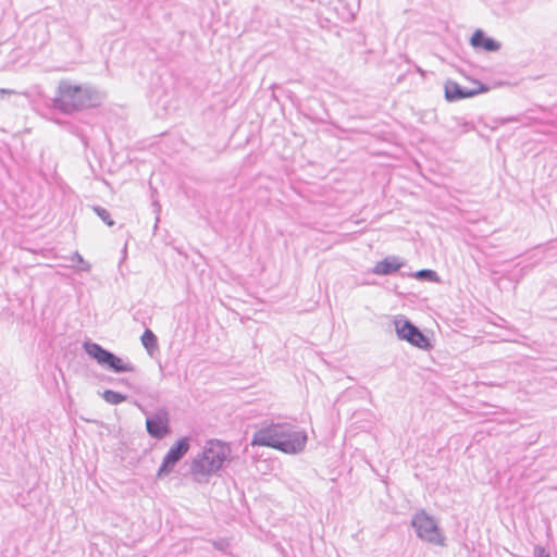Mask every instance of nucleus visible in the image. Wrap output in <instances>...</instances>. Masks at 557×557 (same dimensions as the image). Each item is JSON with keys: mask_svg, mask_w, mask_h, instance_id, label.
<instances>
[{"mask_svg": "<svg viewBox=\"0 0 557 557\" xmlns=\"http://www.w3.org/2000/svg\"><path fill=\"white\" fill-rule=\"evenodd\" d=\"M307 438L305 431L290 424L273 423L257 431L251 445L275 448L285 454H298L304 450Z\"/></svg>", "mask_w": 557, "mask_h": 557, "instance_id": "nucleus-1", "label": "nucleus"}, {"mask_svg": "<svg viewBox=\"0 0 557 557\" xmlns=\"http://www.w3.org/2000/svg\"><path fill=\"white\" fill-rule=\"evenodd\" d=\"M230 453V447L221 441H209L202 453L198 454L190 463L194 480L198 483L207 482L210 475L222 468Z\"/></svg>", "mask_w": 557, "mask_h": 557, "instance_id": "nucleus-2", "label": "nucleus"}, {"mask_svg": "<svg viewBox=\"0 0 557 557\" xmlns=\"http://www.w3.org/2000/svg\"><path fill=\"white\" fill-rule=\"evenodd\" d=\"M98 101L95 91L69 82L60 84L54 98V107L63 112H73L86 107L94 106Z\"/></svg>", "mask_w": 557, "mask_h": 557, "instance_id": "nucleus-3", "label": "nucleus"}, {"mask_svg": "<svg viewBox=\"0 0 557 557\" xmlns=\"http://www.w3.org/2000/svg\"><path fill=\"white\" fill-rule=\"evenodd\" d=\"M411 527L421 541L434 546H446V537L440 529L437 520L425 510H419L412 516Z\"/></svg>", "mask_w": 557, "mask_h": 557, "instance_id": "nucleus-4", "label": "nucleus"}, {"mask_svg": "<svg viewBox=\"0 0 557 557\" xmlns=\"http://www.w3.org/2000/svg\"><path fill=\"white\" fill-rule=\"evenodd\" d=\"M85 351L99 364L106 366L114 372H133L135 370L131 362L123 361L120 357L106 350L97 343H84Z\"/></svg>", "mask_w": 557, "mask_h": 557, "instance_id": "nucleus-5", "label": "nucleus"}, {"mask_svg": "<svg viewBox=\"0 0 557 557\" xmlns=\"http://www.w3.org/2000/svg\"><path fill=\"white\" fill-rule=\"evenodd\" d=\"M394 324L396 334L400 339L407 341L420 349H429L431 347L429 338L407 319L397 318Z\"/></svg>", "mask_w": 557, "mask_h": 557, "instance_id": "nucleus-6", "label": "nucleus"}, {"mask_svg": "<svg viewBox=\"0 0 557 557\" xmlns=\"http://www.w3.org/2000/svg\"><path fill=\"white\" fill-rule=\"evenodd\" d=\"M189 449L188 437L180 438L166 453L163 461L157 472V478L161 479L168 475L174 466L186 455Z\"/></svg>", "mask_w": 557, "mask_h": 557, "instance_id": "nucleus-7", "label": "nucleus"}, {"mask_svg": "<svg viewBox=\"0 0 557 557\" xmlns=\"http://www.w3.org/2000/svg\"><path fill=\"white\" fill-rule=\"evenodd\" d=\"M488 88L479 82H473V86L461 87L458 83L448 81L444 86L445 98L449 101H456L470 98L479 94L486 92Z\"/></svg>", "mask_w": 557, "mask_h": 557, "instance_id": "nucleus-8", "label": "nucleus"}, {"mask_svg": "<svg viewBox=\"0 0 557 557\" xmlns=\"http://www.w3.org/2000/svg\"><path fill=\"white\" fill-rule=\"evenodd\" d=\"M147 432L154 438H163L169 432V414L165 410H159L146 420Z\"/></svg>", "mask_w": 557, "mask_h": 557, "instance_id": "nucleus-9", "label": "nucleus"}, {"mask_svg": "<svg viewBox=\"0 0 557 557\" xmlns=\"http://www.w3.org/2000/svg\"><path fill=\"white\" fill-rule=\"evenodd\" d=\"M470 42L474 48L483 49L485 51H496L499 48L498 42L492 38L486 37L480 29L473 33Z\"/></svg>", "mask_w": 557, "mask_h": 557, "instance_id": "nucleus-10", "label": "nucleus"}, {"mask_svg": "<svg viewBox=\"0 0 557 557\" xmlns=\"http://www.w3.org/2000/svg\"><path fill=\"white\" fill-rule=\"evenodd\" d=\"M403 263L396 257H388L377 262L373 268V273L376 275H388L401 268Z\"/></svg>", "mask_w": 557, "mask_h": 557, "instance_id": "nucleus-11", "label": "nucleus"}, {"mask_svg": "<svg viewBox=\"0 0 557 557\" xmlns=\"http://www.w3.org/2000/svg\"><path fill=\"white\" fill-rule=\"evenodd\" d=\"M141 344L147 349L149 354L152 352L158 347L157 336L152 333L151 330L147 329L141 335Z\"/></svg>", "mask_w": 557, "mask_h": 557, "instance_id": "nucleus-12", "label": "nucleus"}, {"mask_svg": "<svg viewBox=\"0 0 557 557\" xmlns=\"http://www.w3.org/2000/svg\"><path fill=\"white\" fill-rule=\"evenodd\" d=\"M70 260H71L72 262L77 263V267H76V265H74V264H73V265H71V267H72V268H74V269H75L76 271H78V272H89V271L91 270V264H90L88 261H86V260L83 258V256H82L79 252H77V251H75V252L71 256Z\"/></svg>", "mask_w": 557, "mask_h": 557, "instance_id": "nucleus-13", "label": "nucleus"}, {"mask_svg": "<svg viewBox=\"0 0 557 557\" xmlns=\"http://www.w3.org/2000/svg\"><path fill=\"white\" fill-rule=\"evenodd\" d=\"M102 398L111 405H119L126 399V396L121 393L107 389L103 392Z\"/></svg>", "mask_w": 557, "mask_h": 557, "instance_id": "nucleus-14", "label": "nucleus"}, {"mask_svg": "<svg viewBox=\"0 0 557 557\" xmlns=\"http://www.w3.org/2000/svg\"><path fill=\"white\" fill-rule=\"evenodd\" d=\"M94 211L108 226L114 225V221L111 219L110 213L107 209L96 206L94 207Z\"/></svg>", "mask_w": 557, "mask_h": 557, "instance_id": "nucleus-15", "label": "nucleus"}, {"mask_svg": "<svg viewBox=\"0 0 557 557\" xmlns=\"http://www.w3.org/2000/svg\"><path fill=\"white\" fill-rule=\"evenodd\" d=\"M417 277H419V278H428V280L434 281V280L437 278V275H436V272H434L432 270H420L417 273Z\"/></svg>", "mask_w": 557, "mask_h": 557, "instance_id": "nucleus-16", "label": "nucleus"}, {"mask_svg": "<svg viewBox=\"0 0 557 557\" xmlns=\"http://www.w3.org/2000/svg\"><path fill=\"white\" fill-rule=\"evenodd\" d=\"M152 208H153V212L156 213V222H154V231L158 228V224L160 222V212H161V205L159 203L158 200H154L152 201Z\"/></svg>", "mask_w": 557, "mask_h": 557, "instance_id": "nucleus-17", "label": "nucleus"}, {"mask_svg": "<svg viewBox=\"0 0 557 557\" xmlns=\"http://www.w3.org/2000/svg\"><path fill=\"white\" fill-rule=\"evenodd\" d=\"M534 557H550L549 554L543 547H535Z\"/></svg>", "mask_w": 557, "mask_h": 557, "instance_id": "nucleus-18", "label": "nucleus"}, {"mask_svg": "<svg viewBox=\"0 0 557 557\" xmlns=\"http://www.w3.org/2000/svg\"><path fill=\"white\" fill-rule=\"evenodd\" d=\"M126 258H127V244H125L122 249V261H124Z\"/></svg>", "mask_w": 557, "mask_h": 557, "instance_id": "nucleus-19", "label": "nucleus"}]
</instances>
